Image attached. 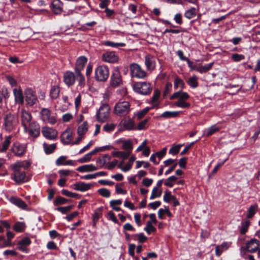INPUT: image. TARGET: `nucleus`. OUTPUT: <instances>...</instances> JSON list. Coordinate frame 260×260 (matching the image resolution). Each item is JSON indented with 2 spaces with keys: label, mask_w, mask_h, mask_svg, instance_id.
Segmentation results:
<instances>
[{
  "label": "nucleus",
  "mask_w": 260,
  "mask_h": 260,
  "mask_svg": "<svg viewBox=\"0 0 260 260\" xmlns=\"http://www.w3.org/2000/svg\"><path fill=\"white\" fill-rule=\"evenodd\" d=\"M30 165L29 162L26 161H19L11 166L13 170L12 178L17 183H23L27 181L26 180V174L24 171L21 169H27Z\"/></svg>",
  "instance_id": "obj_1"
},
{
  "label": "nucleus",
  "mask_w": 260,
  "mask_h": 260,
  "mask_svg": "<svg viewBox=\"0 0 260 260\" xmlns=\"http://www.w3.org/2000/svg\"><path fill=\"white\" fill-rule=\"evenodd\" d=\"M87 61V58L84 56L79 57L76 60L75 72L76 75V80L79 82V85L81 86L85 83V78L81 72L84 69Z\"/></svg>",
  "instance_id": "obj_2"
},
{
  "label": "nucleus",
  "mask_w": 260,
  "mask_h": 260,
  "mask_svg": "<svg viewBox=\"0 0 260 260\" xmlns=\"http://www.w3.org/2000/svg\"><path fill=\"white\" fill-rule=\"evenodd\" d=\"M18 123V118L14 114L8 113L4 117L3 127L7 132H11L15 130Z\"/></svg>",
  "instance_id": "obj_3"
},
{
  "label": "nucleus",
  "mask_w": 260,
  "mask_h": 260,
  "mask_svg": "<svg viewBox=\"0 0 260 260\" xmlns=\"http://www.w3.org/2000/svg\"><path fill=\"white\" fill-rule=\"evenodd\" d=\"M134 90L140 94L146 95L149 94L152 91L151 84L148 82H138L133 86Z\"/></svg>",
  "instance_id": "obj_4"
},
{
  "label": "nucleus",
  "mask_w": 260,
  "mask_h": 260,
  "mask_svg": "<svg viewBox=\"0 0 260 260\" xmlns=\"http://www.w3.org/2000/svg\"><path fill=\"white\" fill-rule=\"evenodd\" d=\"M131 111V105L127 101H119L114 107V113L119 116H124Z\"/></svg>",
  "instance_id": "obj_5"
},
{
  "label": "nucleus",
  "mask_w": 260,
  "mask_h": 260,
  "mask_svg": "<svg viewBox=\"0 0 260 260\" xmlns=\"http://www.w3.org/2000/svg\"><path fill=\"white\" fill-rule=\"evenodd\" d=\"M109 76V71L106 66H100L95 70V78L100 82L106 81Z\"/></svg>",
  "instance_id": "obj_6"
},
{
  "label": "nucleus",
  "mask_w": 260,
  "mask_h": 260,
  "mask_svg": "<svg viewBox=\"0 0 260 260\" xmlns=\"http://www.w3.org/2000/svg\"><path fill=\"white\" fill-rule=\"evenodd\" d=\"M40 115L42 120L46 123L53 125L56 122V117L52 115L51 111L48 108H42Z\"/></svg>",
  "instance_id": "obj_7"
},
{
  "label": "nucleus",
  "mask_w": 260,
  "mask_h": 260,
  "mask_svg": "<svg viewBox=\"0 0 260 260\" xmlns=\"http://www.w3.org/2000/svg\"><path fill=\"white\" fill-rule=\"evenodd\" d=\"M130 72L133 77L143 79L147 76L145 71L137 63H132L130 66Z\"/></svg>",
  "instance_id": "obj_8"
},
{
  "label": "nucleus",
  "mask_w": 260,
  "mask_h": 260,
  "mask_svg": "<svg viewBox=\"0 0 260 260\" xmlns=\"http://www.w3.org/2000/svg\"><path fill=\"white\" fill-rule=\"evenodd\" d=\"M27 148L26 144L16 142L13 144L11 150L15 156L21 157L26 153Z\"/></svg>",
  "instance_id": "obj_9"
},
{
  "label": "nucleus",
  "mask_w": 260,
  "mask_h": 260,
  "mask_svg": "<svg viewBox=\"0 0 260 260\" xmlns=\"http://www.w3.org/2000/svg\"><path fill=\"white\" fill-rule=\"evenodd\" d=\"M25 102L27 106L32 107L38 102L35 92L31 88H27L25 91Z\"/></svg>",
  "instance_id": "obj_10"
},
{
  "label": "nucleus",
  "mask_w": 260,
  "mask_h": 260,
  "mask_svg": "<svg viewBox=\"0 0 260 260\" xmlns=\"http://www.w3.org/2000/svg\"><path fill=\"white\" fill-rule=\"evenodd\" d=\"M110 109V107L108 104H103L96 113L97 119L101 122L105 121L109 117Z\"/></svg>",
  "instance_id": "obj_11"
},
{
  "label": "nucleus",
  "mask_w": 260,
  "mask_h": 260,
  "mask_svg": "<svg viewBox=\"0 0 260 260\" xmlns=\"http://www.w3.org/2000/svg\"><path fill=\"white\" fill-rule=\"evenodd\" d=\"M20 119L22 125L24 130L27 129V126L34 121L32 120V115L30 112L24 109H21L20 111Z\"/></svg>",
  "instance_id": "obj_12"
},
{
  "label": "nucleus",
  "mask_w": 260,
  "mask_h": 260,
  "mask_svg": "<svg viewBox=\"0 0 260 260\" xmlns=\"http://www.w3.org/2000/svg\"><path fill=\"white\" fill-rule=\"evenodd\" d=\"M24 132L27 133L29 136L37 138L40 134V125L37 122L34 121L27 126V129L24 130Z\"/></svg>",
  "instance_id": "obj_13"
},
{
  "label": "nucleus",
  "mask_w": 260,
  "mask_h": 260,
  "mask_svg": "<svg viewBox=\"0 0 260 260\" xmlns=\"http://www.w3.org/2000/svg\"><path fill=\"white\" fill-rule=\"evenodd\" d=\"M123 84V81L120 72L115 70L112 73L110 80V85L112 87H117Z\"/></svg>",
  "instance_id": "obj_14"
},
{
  "label": "nucleus",
  "mask_w": 260,
  "mask_h": 260,
  "mask_svg": "<svg viewBox=\"0 0 260 260\" xmlns=\"http://www.w3.org/2000/svg\"><path fill=\"white\" fill-rule=\"evenodd\" d=\"M42 133L43 135L47 139L49 140H54L57 136V132L49 127L45 126L42 128Z\"/></svg>",
  "instance_id": "obj_15"
},
{
  "label": "nucleus",
  "mask_w": 260,
  "mask_h": 260,
  "mask_svg": "<svg viewBox=\"0 0 260 260\" xmlns=\"http://www.w3.org/2000/svg\"><path fill=\"white\" fill-rule=\"evenodd\" d=\"M102 59L105 62L115 63L118 61L119 57L115 52L110 51L104 53Z\"/></svg>",
  "instance_id": "obj_16"
},
{
  "label": "nucleus",
  "mask_w": 260,
  "mask_h": 260,
  "mask_svg": "<svg viewBox=\"0 0 260 260\" xmlns=\"http://www.w3.org/2000/svg\"><path fill=\"white\" fill-rule=\"evenodd\" d=\"M76 79V75L72 72L67 71L64 74L63 81L65 84L68 86L73 85Z\"/></svg>",
  "instance_id": "obj_17"
},
{
  "label": "nucleus",
  "mask_w": 260,
  "mask_h": 260,
  "mask_svg": "<svg viewBox=\"0 0 260 260\" xmlns=\"http://www.w3.org/2000/svg\"><path fill=\"white\" fill-rule=\"evenodd\" d=\"M260 245L259 241L256 239H251L246 242V249L250 252L253 253L258 250Z\"/></svg>",
  "instance_id": "obj_18"
},
{
  "label": "nucleus",
  "mask_w": 260,
  "mask_h": 260,
  "mask_svg": "<svg viewBox=\"0 0 260 260\" xmlns=\"http://www.w3.org/2000/svg\"><path fill=\"white\" fill-rule=\"evenodd\" d=\"M145 64L148 70H153L155 68V58L153 55L150 54H148L145 56Z\"/></svg>",
  "instance_id": "obj_19"
},
{
  "label": "nucleus",
  "mask_w": 260,
  "mask_h": 260,
  "mask_svg": "<svg viewBox=\"0 0 260 260\" xmlns=\"http://www.w3.org/2000/svg\"><path fill=\"white\" fill-rule=\"evenodd\" d=\"M73 186L75 190L83 192L89 190L91 187L92 184L83 182H78L74 184Z\"/></svg>",
  "instance_id": "obj_20"
},
{
  "label": "nucleus",
  "mask_w": 260,
  "mask_h": 260,
  "mask_svg": "<svg viewBox=\"0 0 260 260\" xmlns=\"http://www.w3.org/2000/svg\"><path fill=\"white\" fill-rule=\"evenodd\" d=\"M72 131L70 128H67L61 136V140L64 144H69L72 139Z\"/></svg>",
  "instance_id": "obj_21"
},
{
  "label": "nucleus",
  "mask_w": 260,
  "mask_h": 260,
  "mask_svg": "<svg viewBox=\"0 0 260 260\" xmlns=\"http://www.w3.org/2000/svg\"><path fill=\"white\" fill-rule=\"evenodd\" d=\"M189 98V94L185 92H182V90H179L174 93L170 97V100L178 99L179 101H185Z\"/></svg>",
  "instance_id": "obj_22"
},
{
  "label": "nucleus",
  "mask_w": 260,
  "mask_h": 260,
  "mask_svg": "<svg viewBox=\"0 0 260 260\" xmlns=\"http://www.w3.org/2000/svg\"><path fill=\"white\" fill-rule=\"evenodd\" d=\"M52 10L55 14H59L62 11V3L60 0H54L52 3Z\"/></svg>",
  "instance_id": "obj_23"
},
{
  "label": "nucleus",
  "mask_w": 260,
  "mask_h": 260,
  "mask_svg": "<svg viewBox=\"0 0 260 260\" xmlns=\"http://www.w3.org/2000/svg\"><path fill=\"white\" fill-rule=\"evenodd\" d=\"M231 243L224 242L220 245H217L215 248V254L217 256H219L223 251L226 250L230 246Z\"/></svg>",
  "instance_id": "obj_24"
},
{
  "label": "nucleus",
  "mask_w": 260,
  "mask_h": 260,
  "mask_svg": "<svg viewBox=\"0 0 260 260\" xmlns=\"http://www.w3.org/2000/svg\"><path fill=\"white\" fill-rule=\"evenodd\" d=\"M13 93L16 103L22 104L24 102V97L21 90L14 88Z\"/></svg>",
  "instance_id": "obj_25"
},
{
  "label": "nucleus",
  "mask_w": 260,
  "mask_h": 260,
  "mask_svg": "<svg viewBox=\"0 0 260 260\" xmlns=\"http://www.w3.org/2000/svg\"><path fill=\"white\" fill-rule=\"evenodd\" d=\"M12 136L9 135L5 137L4 141L0 144V152H5L11 144Z\"/></svg>",
  "instance_id": "obj_26"
},
{
  "label": "nucleus",
  "mask_w": 260,
  "mask_h": 260,
  "mask_svg": "<svg viewBox=\"0 0 260 260\" xmlns=\"http://www.w3.org/2000/svg\"><path fill=\"white\" fill-rule=\"evenodd\" d=\"M97 169L98 168L95 166L90 164L80 166L77 169V170L80 172H83L94 171H96Z\"/></svg>",
  "instance_id": "obj_27"
},
{
  "label": "nucleus",
  "mask_w": 260,
  "mask_h": 260,
  "mask_svg": "<svg viewBox=\"0 0 260 260\" xmlns=\"http://www.w3.org/2000/svg\"><path fill=\"white\" fill-rule=\"evenodd\" d=\"M10 201L13 204L22 209H25L27 207L26 203L20 199L13 197L11 198Z\"/></svg>",
  "instance_id": "obj_28"
},
{
  "label": "nucleus",
  "mask_w": 260,
  "mask_h": 260,
  "mask_svg": "<svg viewBox=\"0 0 260 260\" xmlns=\"http://www.w3.org/2000/svg\"><path fill=\"white\" fill-rule=\"evenodd\" d=\"M122 147L125 150L124 152L128 153L129 155H131L133 149V144L131 140L123 141Z\"/></svg>",
  "instance_id": "obj_29"
},
{
  "label": "nucleus",
  "mask_w": 260,
  "mask_h": 260,
  "mask_svg": "<svg viewBox=\"0 0 260 260\" xmlns=\"http://www.w3.org/2000/svg\"><path fill=\"white\" fill-rule=\"evenodd\" d=\"M59 87L57 85L53 86L51 88L50 96L52 99H56L59 96Z\"/></svg>",
  "instance_id": "obj_30"
},
{
  "label": "nucleus",
  "mask_w": 260,
  "mask_h": 260,
  "mask_svg": "<svg viewBox=\"0 0 260 260\" xmlns=\"http://www.w3.org/2000/svg\"><path fill=\"white\" fill-rule=\"evenodd\" d=\"M213 63V62H211L204 66H199L196 68V70L200 73H206L212 68Z\"/></svg>",
  "instance_id": "obj_31"
},
{
  "label": "nucleus",
  "mask_w": 260,
  "mask_h": 260,
  "mask_svg": "<svg viewBox=\"0 0 260 260\" xmlns=\"http://www.w3.org/2000/svg\"><path fill=\"white\" fill-rule=\"evenodd\" d=\"M179 113L180 112L179 111H166L160 115V117L166 119L174 118L177 117Z\"/></svg>",
  "instance_id": "obj_32"
},
{
  "label": "nucleus",
  "mask_w": 260,
  "mask_h": 260,
  "mask_svg": "<svg viewBox=\"0 0 260 260\" xmlns=\"http://www.w3.org/2000/svg\"><path fill=\"white\" fill-rule=\"evenodd\" d=\"M26 228V225L23 222H16L13 226L15 231L18 233L23 232Z\"/></svg>",
  "instance_id": "obj_33"
},
{
  "label": "nucleus",
  "mask_w": 260,
  "mask_h": 260,
  "mask_svg": "<svg viewBox=\"0 0 260 260\" xmlns=\"http://www.w3.org/2000/svg\"><path fill=\"white\" fill-rule=\"evenodd\" d=\"M88 130V124L86 121H85L81 124L78 128L77 133L79 136L84 135Z\"/></svg>",
  "instance_id": "obj_34"
},
{
  "label": "nucleus",
  "mask_w": 260,
  "mask_h": 260,
  "mask_svg": "<svg viewBox=\"0 0 260 260\" xmlns=\"http://www.w3.org/2000/svg\"><path fill=\"white\" fill-rule=\"evenodd\" d=\"M56 144H52L51 145H48L46 143L43 144V148L45 153L47 154H50L52 153L56 149Z\"/></svg>",
  "instance_id": "obj_35"
},
{
  "label": "nucleus",
  "mask_w": 260,
  "mask_h": 260,
  "mask_svg": "<svg viewBox=\"0 0 260 260\" xmlns=\"http://www.w3.org/2000/svg\"><path fill=\"white\" fill-rule=\"evenodd\" d=\"M197 10L195 8H191V9L185 11L184 16L188 19H191L196 16L197 15Z\"/></svg>",
  "instance_id": "obj_36"
},
{
  "label": "nucleus",
  "mask_w": 260,
  "mask_h": 260,
  "mask_svg": "<svg viewBox=\"0 0 260 260\" xmlns=\"http://www.w3.org/2000/svg\"><path fill=\"white\" fill-rule=\"evenodd\" d=\"M104 45L110 46L114 48H118L119 47H124L125 46V44L124 43H114L112 41H107L104 42Z\"/></svg>",
  "instance_id": "obj_37"
},
{
  "label": "nucleus",
  "mask_w": 260,
  "mask_h": 260,
  "mask_svg": "<svg viewBox=\"0 0 260 260\" xmlns=\"http://www.w3.org/2000/svg\"><path fill=\"white\" fill-rule=\"evenodd\" d=\"M185 87L184 83L183 80L179 78H176L174 81V88L176 89L180 88L179 90H182Z\"/></svg>",
  "instance_id": "obj_38"
},
{
  "label": "nucleus",
  "mask_w": 260,
  "mask_h": 260,
  "mask_svg": "<svg viewBox=\"0 0 260 260\" xmlns=\"http://www.w3.org/2000/svg\"><path fill=\"white\" fill-rule=\"evenodd\" d=\"M113 156L117 157L119 158L125 159L129 156L128 153H126L124 151H114L112 152Z\"/></svg>",
  "instance_id": "obj_39"
},
{
  "label": "nucleus",
  "mask_w": 260,
  "mask_h": 260,
  "mask_svg": "<svg viewBox=\"0 0 260 260\" xmlns=\"http://www.w3.org/2000/svg\"><path fill=\"white\" fill-rule=\"evenodd\" d=\"M135 157L134 156H132L129 159L128 162L123 167V169H122V171L124 172H126L131 170L133 166V164L134 161H135Z\"/></svg>",
  "instance_id": "obj_40"
},
{
  "label": "nucleus",
  "mask_w": 260,
  "mask_h": 260,
  "mask_svg": "<svg viewBox=\"0 0 260 260\" xmlns=\"http://www.w3.org/2000/svg\"><path fill=\"white\" fill-rule=\"evenodd\" d=\"M187 83L188 85L193 88H195L198 87V83L197 82V78L196 76L190 77Z\"/></svg>",
  "instance_id": "obj_41"
},
{
  "label": "nucleus",
  "mask_w": 260,
  "mask_h": 260,
  "mask_svg": "<svg viewBox=\"0 0 260 260\" xmlns=\"http://www.w3.org/2000/svg\"><path fill=\"white\" fill-rule=\"evenodd\" d=\"M174 104L176 106L182 108H188L190 106L189 103L186 102L185 101L178 100Z\"/></svg>",
  "instance_id": "obj_42"
},
{
  "label": "nucleus",
  "mask_w": 260,
  "mask_h": 260,
  "mask_svg": "<svg viewBox=\"0 0 260 260\" xmlns=\"http://www.w3.org/2000/svg\"><path fill=\"white\" fill-rule=\"evenodd\" d=\"M257 208V206L256 205L251 206L248 210L247 217L248 218H251L255 214Z\"/></svg>",
  "instance_id": "obj_43"
},
{
  "label": "nucleus",
  "mask_w": 260,
  "mask_h": 260,
  "mask_svg": "<svg viewBox=\"0 0 260 260\" xmlns=\"http://www.w3.org/2000/svg\"><path fill=\"white\" fill-rule=\"evenodd\" d=\"M68 200L64 198L58 196L56 198V200L54 201V205L57 206L58 205L65 204L68 202Z\"/></svg>",
  "instance_id": "obj_44"
},
{
  "label": "nucleus",
  "mask_w": 260,
  "mask_h": 260,
  "mask_svg": "<svg viewBox=\"0 0 260 260\" xmlns=\"http://www.w3.org/2000/svg\"><path fill=\"white\" fill-rule=\"evenodd\" d=\"M249 225L250 221L249 220H246L242 222L240 230V233L241 234L244 235L246 233V232L247 231V229Z\"/></svg>",
  "instance_id": "obj_45"
},
{
  "label": "nucleus",
  "mask_w": 260,
  "mask_h": 260,
  "mask_svg": "<svg viewBox=\"0 0 260 260\" xmlns=\"http://www.w3.org/2000/svg\"><path fill=\"white\" fill-rule=\"evenodd\" d=\"M144 230L147 233L148 235H150L151 232L156 231V228L152 225V222L147 221V225L144 228Z\"/></svg>",
  "instance_id": "obj_46"
},
{
  "label": "nucleus",
  "mask_w": 260,
  "mask_h": 260,
  "mask_svg": "<svg viewBox=\"0 0 260 260\" xmlns=\"http://www.w3.org/2000/svg\"><path fill=\"white\" fill-rule=\"evenodd\" d=\"M231 58L234 62H239L244 60L245 59V56L243 54L234 53L232 55Z\"/></svg>",
  "instance_id": "obj_47"
},
{
  "label": "nucleus",
  "mask_w": 260,
  "mask_h": 260,
  "mask_svg": "<svg viewBox=\"0 0 260 260\" xmlns=\"http://www.w3.org/2000/svg\"><path fill=\"white\" fill-rule=\"evenodd\" d=\"M123 126L127 130H132L135 129V123L133 121L131 120L125 121L123 123Z\"/></svg>",
  "instance_id": "obj_48"
},
{
  "label": "nucleus",
  "mask_w": 260,
  "mask_h": 260,
  "mask_svg": "<svg viewBox=\"0 0 260 260\" xmlns=\"http://www.w3.org/2000/svg\"><path fill=\"white\" fill-rule=\"evenodd\" d=\"M219 130V129L218 127H216L215 125H212L207 129L206 132V136L208 137L211 136Z\"/></svg>",
  "instance_id": "obj_49"
},
{
  "label": "nucleus",
  "mask_w": 260,
  "mask_h": 260,
  "mask_svg": "<svg viewBox=\"0 0 260 260\" xmlns=\"http://www.w3.org/2000/svg\"><path fill=\"white\" fill-rule=\"evenodd\" d=\"M98 192L103 197L105 198H109L110 196V191L109 189L102 188L98 190Z\"/></svg>",
  "instance_id": "obj_50"
},
{
  "label": "nucleus",
  "mask_w": 260,
  "mask_h": 260,
  "mask_svg": "<svg viewBox=\"0 0 260 260\" xmlns=\"http://www.w3.org/2000/svg\"><path fill=\"white\" fill-rule=\"evenodd\" d=\"M133 237H137L140 243L144 242L147 239V237L145 236L143 233H140L137 234H134L132 235Z\"/></svg>",
  "instance_id": "obj_51"
},
{
  "label": "nucleus",
  "mask_w": 260,
  "mask_h": 260,
  "mask_svg": "<svg viewBox=\"0 0 260 260\" xmlns=\"http://www.w3.org/2000/svg\"><path fill=\"white\" fill-rule=\"evenodd\" d=\"M73 207V205H70L66 207H58L56 210L58 211L61 212L62 214H66L70 210H71Z\"/></svg>",
  "instance_id": "obj_52"
},
{
  "label": "nucleus",
  "mask_w": 260,
  "mask_h": 260,
  "mask_svg": "<svg viewBox=\"0 0 260 260\" xmlns=\"http://www.w3.org/2000/svg\"><path fill=\"white\" fill-rule=\"evenodd\" d=\"M116 126V124L113 123L106 124L103 127V130L107 132L113 131Z\"/></svg>",
  "instance_id": "obj_53"
},
{
  "label": "nucleus",
  "mask_w": 260,
  "mask_h": 260,
  "mask_svg": "<svg viewBox=\"0 0 260 260\" xmlns=\"http://www.w3.org/2000/svg\"><path fill=\"white\" fill-rule=\"evenodd\" d=\"M226 160V159H225L223 161L219 162L212 171L211 174L209 175V177L210 178L212 175L215 174L218 170L219 168L224 164Z\"/></svg>",
  "instance_id": "obj_54"
},
{
  "label": "nucleus",
  "mask_w": 260,
  "mask_h": 260,
  "mask_svg": "<svg viewBox=\"0 0 260 260\" xmlns=\"http://www.w3.org/2000/svg\"><path fill=\"white\" fill-rule=\"evenodd\" d=\"M150 110L149 107H147L139 111L137 113V117L139 119H141Z\"/></svg>",
  "instance_id": "obj_55"
},
{
  "label": "nucleus",
  "mask_w": 260,
  "mask_h": 260,
  "mask_svg": "<svg viewBox=\"0 0 260 260\" xmlns=\"http://www.w3.org/2000/svg\"><path fill=\"white\" fill-rule=\"evenodd\" d=\"M102 213L95 211L92 215V219L93 221V226L95 225L96 222L101 216Z\"/></svg>",
  "instance_id": "obj_56"
},
{
  "label": "nucleus",
  "mask_w": 260,
  "mask_h": 260,
  "mask_svg": "<svg viewBox=\"0 0 260 260\" xmlns=\"http://www.w3.org/2000/svg\"><path fill=\"white\" fill-rule=\"evenodd\" d=\"M142 165H144V167L145 168H148L150 167V164L148 162H145L143 161H136V169L140 168Z\"/></svg>",
  "instance_id": "obj_57"
},
{
  "label": "nucleus",
  "mask_w": 260,
  "mask_h": 260,
  "mask_svg": "<svg viewBox=\"0 0 260 260\" xmlns=\"http://www.w3.org/2000/svg\"><path fill=\"white\" fill-rule=\"evenodd\" d=\"M160 95V92L158 89H155L154 91L153 96L151 98V101L152 103H154L157 101Z\"/></svg>",
  "instance_id": "obj_58"
},
{
  "label": "nucleus",
  "mask_w": 260,
  "mask_h": 260,
  "mask_svg": "<svg viewBox=\"0 0 260 260\" xmlns=\"http://www.w3.org/2000/svg\"><path fill=\"white\" fill-rule=\"evenodd\" d=\"M66 159H67V156H60L56 160V165L57 166L64 165V162L66 161Z\"/></svg>",
  "instance_id": "obj_59"
},
{
  "label": "nucleus",
  "mask_w": 260,
  "mask_h": 260,
  "mask_svg": "<svg viewBox=\"0 0 260 260\" xmlns=\"http://www.w3.org/2000/svg\"><path fill=\"white\" fill-rule=\"evenodd\" d=\"M31 243V240L27 237L24 238L21 241H19L18 245H24L26 246H28Z\"/></svg>",
  "instance_id": "obj_60"
},
{
  "label": "nucleus",
  "mask_w": 260,
  "mask_h": 260,
  "mask_svg": "<svg viewBox=\"0 0 260 260\" xmlns=\"http://www.w3.org/2000/svg\"><path fill=\"white\" fill-rule=\"evenodd\" d=\"M153 180L152 179L145 178L143 179L142 184L146 187H149L151 185Z\"/></svg>",
  "instance_id": "obj_61"
},
{
  "label": "nucleus",
  "mask_w": 260,
  "mask_h": 260,
  "mask_svg": "<svg viewBox=\"0 0 260 260\" xmlns=\"http://www.w3.org/2000/svg\"><path fill=\"white\" fill-rule=\"evenodd\" d=\"M172 87V85L171 83H170V82L167 83L166 84V86H165L164 94L165 95L168 94L171 90Z\"/></svg>",
  "instance_id": "obj_62"
},
{
  "label": "nucleus",
  "mask_w": 260,
  "mask_h": 260,
  "mask_svg": "<svg viewBox=\"0 0 260 260\" xmlns=\"http://www.w3.org/2000/svg\"><path fill=\"white\" fill-rule=\"evenodd\" d=\"M123 230L126 231H135V229L129 223H125L123 226Z\"/></svg>",
  "instance_id": "obj_63"
},
{
  "label": "nucleus",
  "mask_w": 260,
  "mask_h": 260,
  "mask_svg": "<svg viewBox=\"0 0 260 260\" xmlns=\"http://www.w3.org/2000/svg\"><path fill=\"white\" fill-rule=\"evenodd\" d=\"M174 20L178 24H182V15L180 13L176 14L174 16Z\"/></svg>",
  "instance_id": "obj_64"
}]
</instances>
